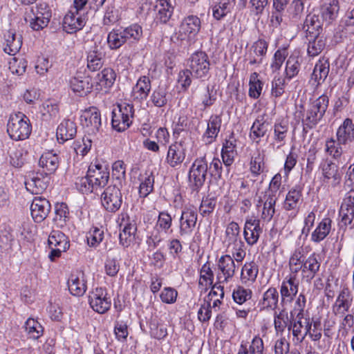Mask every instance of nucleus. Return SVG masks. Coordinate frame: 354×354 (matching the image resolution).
I'll return each mask as SVG.
<instances>
[{
  "label": "nucleus",
  "mask_w": 354,
  "mask_h": 354,
  "mask_svg": "<svg viewBox=\"0 0 354 354\" xmlns=\"http://www.w3.org/2000/svg\"><path fill=\"white\" fill-rule=\"evenodd\" d=\"M107 295L106 290L104 288L93 289L88 296V302L91 308L100 314H104L108 311L111 306V301Z\"/></svg>",
  "instance_id": "11"
},
{
  "label": "nucleus",
  "mask_w": 354,
  "mask_h": 354,
  "mask_svg": "<svg viewBox=\"0 0 354 354\" xmlns=\"http://www.w3.org/2000/svg\"><path fill=\"white\" fill-rule=\"evenodd\" d=\"M209 57L203 51L195 52L189 59V70L196 78L206 76L209 72Z\"/></svg>",
  "instance_id": "10"
},
{
  "label": "nucleus",
  "mask_w": 354,
  "mask_h": 354,
  "mask_svg": "<svg viewBox=\"0 0 354 354\" xmlns=\"http://www.w3.org/2000/svg\"><path fill=\"white\" fill-rule=\"evenodd\" d=\"M329 62L326 59H319L315 64L311 78L317 85L325 81L329 73Z\"/></svg>",
  "instance_id": "38"
},
{
  "label": "nucleus",
  "mask_w": 354,
  "mask_h": 354,
  "mask_svg": "<svg viewBox=\"0 0 354 354\" xmlns=\"http://www.w3.org/2000/svg\"><path fill=\"white\" fill-rule=\"evenodd\" d=\"M109 180V169L105 165L91 163L86 176L77 178L75 182L77 189L82 194H88L104 187Z\"/></svg>",
  "instance_id": "1"
},
{
  "label": "nucleus",
  "mask_w": 354,
  "mask_h": 354,
  "mask_svg": "<svg viewBox=\"0 0 354 354\" xmlns=\"http://www.w3.org/2000/svg\"><path fill=\"white\" fill-rule=\"evenodd\" d=\"M339 10L338 0H325L320 8L322 21L331 24L337 18Z\"/></svg>",
  "instance_id": "28"
},
{
  "label": "nucleus",
  "mask_w": 354,
  "mask_h": 354,
  "mask_svg": "<svg viewBox=\"0 0 354 354\" xmlns=\"http://www.w3.org/2000/svg\"><path fill=\"white\" fill-rule=\"evenodd\" d=\"M197 221V214L192 209L182 212L180 218L179 234L181 237L190 236L194 231Z\"/></svg>",
  "instance_id": "16"
},
{
  "label": "nucleus",
  "mask_w": 354,
  "mask_h": 354,
  "mask_svg": "<svg viewBox=\"0 0 354 354\" xmlns=\"http://www.w3.org/2000/svg\"><path fill=\"white\" fill-rule=\"evenodd\" d=\"M201 19L196 15H189L183 18L179 28L180 36L193 35L198 34L201 29Z\"/></svg>",
  "instance_id": "21"
},
{
  "label": "nucleus",
  "mask_w": 354,
  "mask_h": 354,
  "mask_svg": "<svg viewBox=\"0 0 354 354\" xmlns=\"http://www.w3.org/2000/svg\"><path fill=\"white\" fill-rule=\"evenodd\" d=\"M221 117L218 115L210 116L206 131L203 136V140L206 145L212 143L216 138L221 127Z\"/></svg>",
  "instance_id": "23"
},
{
  "label": "nucleus",
  "mask_w": 354,
  "mask_h": 354,
  "mask_svg": "<svg viewBox=\"0 0 354 354\" xmlns=\"http://www.w3.org/2000/svg\"><path fill=\"white\" fill-rule=\"evenodd\" d=\"M232 299V307L236 311L237 317H243V310L239 308L243 304V288L239 286L233 290Z\"/></svg>",
  "instance_id": "57"
},
{
  "label": "nucleus",
  "mask_w": 354,
  "mask_h": 354,
  "mask_svg": "<svg viewBox=\"0 0 354 354\" xmlns=\"http://www.w3.org/2000/svg\"><path fill=\"white\" fill-rule=\"evenodd\" d=\"M155 10L156 11L155 20L160 24L167 23L174 12L173 6L167 0H158Z\"/></svg>",
  "instance_id": "33"
},
{
  "label": "nucleus",
  "mask_w": 354,
  "mask_h": 354,
  "mask_svg": "<svg viewBox=\"0 0 354 354\" xmlns=\"http://www.w3.org/2000/svg\"><path fill=\"white\" fill-rule=\"evenodd\" d=\"M321 262L315 253L310 254L303 263L302 273L307 280L310 281L318 273Z\"/></svg>",
  "instance_id": "32"
},
{
  "label": "nucleus",
  "mask_w": 354,
  "mask_h": 354,
  "mask_svg": "<svg viewBox=\"0 0 354 354\" xmlns=\"http://www.w3.org/2000/svg\"><path fill=\"white\" fill-rule=\"evenodd\" d=\"M339 216L341 222L345 226L351 224L354 219V206L342 203L339 210Z\"/></svg>",
  "instance_id": "63"
},
{
  "label": "nucleus",
  "mask_w": 354,
  "mask_h": 354,
  "mask_svg": "<svg viewBox=\"0 0 354 354\" xmlns=\"http://www.w3.org/2000/svg\"><path fill=\"white\" fill-rule=\"evenodd\" d=\"M151 90V82L148 77L142 76L133 88V95L139 100L146 99Z\"/></svg>",
  "instance_id": "41"
},
{
  "label": "nucleus",
  "mask_w": 354,
  "mask_h": 354,
  "mask_svg": "<svg viewBox=\"0 0 354 354\" xmlns=\"http://www.w3.org/2000/svg\"><path fill=\"white\" fill-rule=\"evenodd\" d=\"M324 183H328L332 179L331 185L335 187L340 183L341 175L338 166L331 161L326 162L322 167Z\"/></svg>",
  "instance_id": "31"
},
{
  "label": "nucleus",
  "mask_w": 354,
  "mask_h": 354,
  "mask_svg": "<svg viewBox=\"0 0 354 354\" xmlns=\"http://www.w3.org/2000/svg\"><path fill=\"white\" fill-rule=\"evenodd\" d=\"M267 131V124L265 122H261L259 120H256L251 129L250 133V138L257 143L259 142V139L266 134Z\"/></svg>",
  "instance_id": "61"
},
{
  "label": "nucleus",
  "mask_w": 354,
  "mask_h": 354,
  "mask_svg": "<svg viewBox=\"0 0 354 354\" xmlns=\"http://www.w3.org/2000/svg\"><path fill=\"white\" fill-rule=\"evenodd\" d=\"M329 99L327 95H322L314 100L310 105L303 120L304 130L306 128L313 129L322 119L328 106Z\"/></svg>",
  "instance_id": "3"
},
{
  "label": "nucleus",
  "mask_w": 354,
  "mask_h": 354,
  "mask_svg": "<svg viewBox=\"0 0 354 354\" xmlns=\"http://www.w3.org/2000/svg\"><path fill=\"white\" fill-rule=\"evenodd\" d=\"M120 19V10L113 5L106 7L102 23L103 25L110 26L118 22Z\"/></svg>",
  "instance_id": "58"
},
{
  "label": "nucleus",
  "mask_w": 354,
  "mask_h": 354,
  "mask_svg": "<svg viewBox=\"0 0 354 354\" xmlns=\"http://www.w3.org/2000/svg\"><path fill=\"white\" fill-rule=\"evenodd\" d=\"M238 141L232 133L228 139H226L223 143L221 156L223 162L226 167L230 166L234 161V158L237 155L236 147Z\"/></svg>",
  "instance_id": "20"
},
{
  "label": "nucleus",
  "mask_w": 354,
  "mask_h": 354,
  "mask_svg": "<svg viewBox=\"0 0 354 354\" xmlns=\"http://www.w3.org/2000/svg\"><path fill=\"white\" fill-rule=\"evenodd\" d=\"M265 202L263 205V209L262 212V218L264 220L270 221L275 213V204L277 200V196H272L270 195L264 196Z\"/></svg>",
  "instance_id": "54"
},
{
  "label": "nucleus",
  "mask_w": 354,
  "mask_h": 354,
  "mask_svg": "<svg viewBox=\"0 0 354 354\" xmlns=\"http://www.w3.org/2000/svg\"><path fill=\"white\" fill-rule=\"evenodd\" d=\"M218 267L221 274H217V279L219 283L221 281H227L232 277L235 271V263L232 258L230 255L222 256L218 261Z\"/></svg>",
  "instance_id": "24"
},
{
  "label": "nucleus",
  "mask_w": 354,
  "mask_h": 354,
  "mask_svg": "<svg viewBox=\"0 0 354 354\" xmlns=\"http://www.w3.org/2000/svg\"><path fill=\"white\" fill-rule=\"evenodd\" d=\"M77 133V127L74 122L70 120L62 121L57 129V138L59 142H64L73 139Z\"/></svg>",
  "instance_id": "29"
},
{
  "label": "nucleus",
  "mask_w": 354,
  "mask_h": 354,
  "mask_svg": "<svg viewBox=\"0 0 354 354\" xmlns=\"http://www.w3.org/2000/svg\"><path fill=\"white\" fill-rule=\"evenodd\" d=\"M121 188V186L111 185L102 194V204L108 212H115L120 208L122 203Z\"/></svg>",
  "instance_id": "9"
},
{
  "label": "nucleus",
  "mask_w": 354,
  "mask_h": 354,
  "mask_svg": "<svg viewBox=\"0 0 354 354\" xmlns=\"http://www.w3.org/2000/svg\"><path fill=\"white\" fill-rule=\"evenodd\" d=\"M137 230L136 225L134 221L127 222L124 224V227L119 234L120 243L124 247H127L132 237H134Z\"/></svg>",
  "instance_id": "45"
},
{
  "label": "nucleus",
  "mask_w": 354,
  "mask_h": 354,
  "mask_svg": "<svg viewBox=\"0 0 354 354\" xmlns=\"http://www.w3.org/2000/svg\"><path fill=\"white\" fill-rule=\"evenodd\" d=\"M154 176L152 172L146 171L141 176V183L139 187L140 194L143 196H147L153 189Z\"/></svg>",
  "instance_id": "48"
},
{
  "label": "nucleus",
  "mask_w": 354,
  "mask_h": 354,
  "mask_svg": "<svg viewBox=\"0 0 354 354\" xmlns=\"http://www.w3.org/2000/svg\"><path fill=\"white\" fill-rule=\"evenodd\" d=\"M59 161L58 156L52 151L44 153L39 160V165L42 168L45 174H54L59 167Z\"/></svg>",
  "instance_id": "27"
},
{
  "label": "nucleus",
  "mask_w": 354,
  "mask_h": 354,
  "mask_svg": "<svg viewBox=\"0 0 354 354\" xmlns=\"http://www.w3.org/2000/svg\"><path fill=\"white\" fill-rule=\"evenodd\" d=\"M123 29L127 42H138L142 37V28L138 24H131L126 28H123Z\"/></svg>",
  "instance_id": "51"
},
{
  "label": "nucleus",
  "mask_w": 354,
  "mask_h": 354,
  "mask_svg": "<svg viewBox=\"0 0 354 354\" xmlns=\"http://www.w3.org/2000/svg\"><path fill=\"white\" fill-rule=\"evenodd\" d=\"M105 52L101 45H95L87 55V68L91 71H99L104 65Z\"/></svg>",
  "instance_id": "18"
},
{
  "label": "nucleus",
  "mask_w": 354,
  "mask_h": 354,
  "mask_svg": "<svg viewBox=\"0 0 354 354\" xmlns=\"http://www.w3.org/2000/svg\"><path fill=\"white\" fill-rule=\"evenodd\" d=\"M116 75L111 68H104L98 75L99 84L104 88H110L115 80Z\"/></svg>",
  "instance_id": "60"
},
{
  "label": "nucleus",
  "mask_w": 354,
  "mask_h": 354,
  "mask_svg": "<svg viewBox=\"0 0 354 354\" xmlns=\"http://www.w3.org/2000/svg\"><path fill=\"white\" fill-rule=\"evenodd\" d=\"M304 255L301 250L296 249L291 254L289 259V267L292 273L297 274L300 270L302 271Z\"/></svg>",
  "instance_id": "56"
},
{
  "label": "nucleus",
  "mask_w": 354,
  "mask_h": 354,
  "mask_svg": "<svg viewBox=\"0 0 354 354\" xmlns=\"http://www.w3.org/2000/svg\"><path fill=\"white\" fill-rule=\"evenodd\" d=\"M50 209V203L46 198L35 197L30 205V213L35 222H42L48 216Z\"/></svg>",
  "instance_id": "12"
},
{
  "label": "nucleus",
  "mask_w": 354,
  "mask_h": 354,
  "mask_svg": "<svg viewBox=\"0 0 354 354\" xmlns=\"http://www.w3.org/2000/svg\"><path fill=\"white\" fill-rule=\"evenodd\" d=\"M28 62L24 58L14 57L9 62V69L13 74L22 75L26 69Z\"/></svg>",
  "instance_id": "64"
},
{
  "label": "nucleus",
  "mask_w": 354,
  "mask_h": 354,
  "mask_svg": "<svg viewBox=\"0 0 354 354\" xmlns=\"http://www.w3.org/2000/svg\"><path fill=\"white\" fill-rule=\"evenodd\" d=\"M6 46L3 50L9 55H15L22 45V36L17 34L15 30H9L5 35Z\"/></svg>",
  "instance_id": "30"
},
{
  "label": "nucleus",
  "mask_w": 354,
  "mask_h": 354,
  "mask_svg": "<svg viewBox=\"0 0 354 354\" xmlns=\"http://www.w3.org/2000/svg\"><path fill=\"white\" fill-rule=\"evenodd\" d=\"M234 1L232 0H221L218 4L212 8L213 17L217 20L223 18L230 12Z\"/></svg>",
  "instance_id": "49"
},
{
  "label": "nucleus",
  "mask_w": 354,
  "mask_h": 354,
  "mask_svg": "<svg viewBox=\"0 0 354 354\" xmlns=\"http://www.w3.org/2000/svg\"><path fill=\"white\" fill-rule=\"evenodd\" d=\"M50 248L69 246L66 236L59 231H53L48 239Z\"/></svg>",
  "instance_id": "62"
},
{
  "label": "nucleus",
  "mask_w": 354,
  "mask_h": 354,
  "mask_svg": "<svg viewBox=\"0 0 354 354\" xmlns=\"http://www.w3.org/2000/svg\"><path fill=\"white\" fill-rule=\"evenodd\" d=\"M298 288L299 281L297 279L296 275H290L289 277L285 278L280 288L282 306H284L287 302H291L293 300V297L298 292Z\"/></svg>",
  "instance_id": "14"
},
{
  "label": "nucleus",
  "mask_w": 354,
  "mask_h": 354,
  "mask_svg": "<svg viewBox=\"0 0 354 354\" xmlns=\"http://www.w3.org/2000/svg\"><path fill=\"white\" fill-rule=\"evenodd\" d=\"M332 221L330 218H323L311 234V241L314 243H320L330 233Z\"/></svg>",
  "instance_id": "35"
},
{
  "label": "nucleus",
  "mask_w": 354,
  "mask_h": 354,
  "mask_svg": "<svg viewBox=\"0 0 354 354\" xmlns=\"http://www.w3.org/2000/svg\"><path fill=\"white\" fill-rule=\"evenodd\" d=\"M67 284L70 292L77 297L82 296L87 289L84 274L82 272L71 274Z\"/></svg>",
  "instance_id": "19"
},
{
  "label": "nucleus",
  "mask_w": 354,
  "mask_h": 354,
  "mask_svg": "<svg viewBox=\"0 0 354 354\" xmlns=\"http://www.w3.org/2000/svg\"><path fill=\"white\" fill-rule=\"evenodd\" d=\"M259 221L257 219L248 220L245 223V240L250 245H253L259 237Z\"/></svg>",
  "instance_id": "37"
},
{
  "label": "nucleus",
  "mask_w": 354,
  "mask_h": 354,
  "mask_svg": "<svg viewBox=\"0 0 354 354\" xmlns=\"http://www.w3.org/2000/svg\"><path fill=\"white\" fill-rule=\"evenodd\" d=\"M80 123L85 132L90 135H95L102 126L101 114L95 106H91L82 111L80 115Z\"/></svg>",
  "instance_id": "8"
},
{
  "label": "nucleus",
  "mask_w": 354,
  "mask_h": 354,
  "mask_svg": "<svg viewBox=\"0 0 354 354\" xmlns=\"http://www.w3.org/2000/svg\"><path fill=\"white\" fill-rule=\"evenodd\" d=\"M25 329L30 338L37 339L44 332L42 326L35 319L28 318L25 323Z\"/></svg>",
  "instance_id": "53"
},
{
  "label": "nucleus",
  "mask_w": 354,
  "mask_h": 354,
  "mask_svg": "<svg viewBox=\"0 0 354 354\" xmlns=\"http://www.w3.org/2000/svg\"><path fill=\"white\" fill-rule=\"evenodd\" d=\"M313 322L309 317L299 313H290L288 330L292 331V336L301 342L310 333Z\"/></svg>",
  "instance_id": "5"
},
{
  "label": "nucleus",
  "mask_w": 354,
  "mask_h": 354,
  "mask_svg": "<svg viewBox=\"0 0 354 354\" xmlns=\"http://www.w3.org/2000/svg\"><path fill=\"white\" fill-rule=\"evenodd\" d=\"M86 19V17L69 10L63 20V30L69 34L75 33L82 29Z\"/></svg>",
  "instance_id": "17"
},
{
  "label": "nucleus",
  "mask_w": 354,
  "mask_h": 354,
  "mask_svg": "<svg viewBox=\"0 0 354 354\" xmlns=\"http://www.w3.org/2000/svg\"><path fill=\"white\" fill-rule=\"evenodd\" d=\"M263 88V82L259 75L254 72L250 75L249 80L248 95L250 97L257 99L260 97Z\"/></svg>",
  "instance_id": "47"
},
{
  "label": "nucleus",
  "mask_w": 354,
  "mask_h": 354,
  "mask_svg": "<svg viewBox=\"0 0 354 354\" xmlns=\"http://www.w3.org/2000/svg\"><path fill=\"white\" fill-rule=\"evenodd\" d=\"M127 42L123 28L113 29L108 34L107 43L111 49H118Z\"/></svg>",
  "instance_id": "42"
},
{
  "label": "nucleus",
  "mask_w": 354,
  "mask_h": 354,
  "mask_svg": "<svg viewBox=\"0 0 354 354\" xmlns=\"http://www.w3.org/2000/svg\"><path fill=\"white\" fill-rule=\"evenodd\" d=\"M41 176L38 173L30 172L26 179V188L32 194H39L47 188V181Z\"/></svg>",
  "instance_id": "22"
},
{
  "label": "nucleus",
  "mask_w": 354,
  "mask_h": 354,
  "mask_svg": "<svg viewBox=\"0 0 354 354\" xmlns=\"http://www.w3.org/2000/svg\"><path fill=\"white\" fill-rule=\"evenodd\" d=\"M337 140L339 144L347 145L354 140V123L350 118H346L337 131Z\"/></svg>",
  "instance_id": "26"
},
{
  "label": "nucleus",
  "mask_w": 354,
  "mask_h": 354,
  "mask_svg": "<svg viewBox=\"0 0 354 354\" xmlns=\"http://www.w3.org/2000/svg\"><path fill=\"white\" fill-rule=\"evenodd\" d=\"M300 68V62L299 58L297 56L290 55L286 65V77L288 80L292 79L295 76H296Z\"/></svg>",
  "instance_id": "59"
},
{
  "label": "nucleus",
  "mask_w": 354,
  "mask_h": 354,
  "mask_svg": "<svg viewBox=\"0 0 354 354\" xmlns=\"http://www.w3.org/2000/svg\"><path fill=\"white\" fill-rule=\"evenodd\" d=\"M268 49V43L263 39L255 41L250 49V64L260 63Z\"/></svg>",
  "instance_id": "36"
},
{
  "label": "nucleus",
  "mask_w": 354,
  "mask_h": 354,
  "mask_svg": "<svg viewBox=\"0 0 354 354\" xmlns=\"http://www.w3.org/2000/svg\"><path fill=\"white\" fill-rule=\"evenodd\" d=\"M301 190L299 188H292L287 194L283 207L286 210H297L301 201Z\"/></svg>",
  "instance_id": "44"
},
{
  "label": "nucleus",
  "mask_w": 354,
  "mask_h": 354,
  "mask_svg": "<svg viewBox=\"0 0 354 354\" xmlns=\"http://www.w3.org/2000/svg\"><path fill=\"white\" fill-rule=\"evenodd\" d=\"M126 167L122 160L115 161L112 166V177L114 185L122 187L125 182Z\"/></svg>",
  "instance_id": "46"
},
{
  "label": "nucleus",
  "mask_w": 354,
  "mask_h": 354,
  "mask_svg": "<svg viewBox=\"0 0 354 354\" xmlns=\"http://www.w3.org/2000/svg\"><path fill=\"white\" fill-rule=\"evenodd\" d=\"M307 39L308 40L307 53L310 57L317 56L326 47V39L321 34L318 36H309Z\"/></svg>",
  "instance_id": "40"
},
{
  "label": "nucleus",
  "mask_w": 354,
  "mask_h": 354,
  "mask_svg": "<svg viewBox=\"0 0 354 354\" xmlns=\"http://www.w3.org/2000/svg\"><path fill=\"white\" fill-rule=\"evenodd\" d=\"M217 98V91L214 85H207L201 89L199 93V99L203 106V109L212 106Z\"/></svg>",
  "instance_id": "43"
},
{
  "label": "nucleus",
  "mask_w": 354,
  "mask_h": 354,
  "mask_svg": "<svg viewBox=\"0 0 354 354\" xmlns=\"http://www.w3.org/2000/svg\"><path fill=\"white\" fill-rule=\"evenodd\" d=\"M32 127L29 118L23 113L11 114L8 124L7 132L13 140H24L29 138Z\"/></svg>",
  "instance_id": "2"
},
{
  "label": "nucleus",
  "mask_w": 354,
  "mask_h": 354,
  "mask_svg": "<svg viewBox=\"0 0 354 354\" xmlns=\"http://www.w3.org/2000/svg\"><path fill=\"white\" fill-rule=\"evenodd\" d=\"M279 293L275 288H270L263 294V306L265 308L274 310L278 306Z\"/></svg>",
  "instance_id": "52"
},
{
  "label": "nucleus",
  "mask_w": 354,
  "mask_h": 354,
  "mask_svg": "<svg viewBox=\"0 0 354 354\" xmlns=\"http://www.w3.org/2000/svg\"><path fill=\"white\" fill-rule=\"evenodd\" d=\"M353 301L351 291L348 288H344L339 293L332 310L335 316L342 318L349 310Z\"/></svg>",
  "instance_id": "13"
},
{
  "label": "nucleus",
  "mask_w": 354,
  "mask_h": 354,
  "mask_svg": "<svg viewBox=\"0 0 354 354\" xmlns=\"http://www.w3.org/2000/svg\"><path fill=\"white\" fill-rule=\"evenodd\" d=\"M214 272L210 266V263L207 261L203 265L200 270V279L198 287L201 291H207L213 283Z\"/></svg>",
  "instance_id": "39"
},
{
  "label": "nucleus",
  "mask_w": 354,
  "mask_h": 354,
  "mask_svg": "<svg viewBox=\"0 0 354 354\" xmlns=\"http://www.w3.org/2000/svg\"><path fill=\"white\" fill-rule=\"evenodd\" d=\"M187 148L183 142H176L169 147L166 161L171 167L180 166L186 156Z\"/></svg>",
  "instance_id": "15"
},
{
  "label": "nucleus",
  "mask_w": 354,
  "mask_h": 354,
  "mask_svg": "<svg viewBox=\"0 0 354 354\" xmlns=\"http://www.w3.org/2000/svg\"><path fill=\"white\" fill-rule=\"evenodd\" d=\"M51 17V10L46 3H39L32 7L27 13L26 21L34 30H40L46 27Z\"/></svg>",
  "instance_id": "4"
},
{
  "label": "nucleus",
  "mask_w": 354,
  "mask_h": 354,
  "mask_svg": "<svg viewBox=\"0 0 354 354\" xmlns=\"http://www.w3.org/2000/svg\"><path fill=\"white\" fill-rule=\"evenodd\" d=\"M208 165L204 158L195 160L189 171V181L192 189L198 191L204 185Z\"/></svg>",
  "instance_id": "7"
},
{
  "label": "nucleus",
  "mask_w": 354,
  "mask_h": 354,
  "mask_svg": "<svg viewBox=\"0 0 354 354\" xmlns=\"http://www.w3.org/2000/svg\"><path fill=\"white\" fill-rule=\"evenodd\" d=\"M151 101L156 107L160 108L165 106L168 102L167 89L164 86H158L153 91Z\"/></svg>",
  "instance_id": "55"
},
{
  "label": "nucleus",
  "mask_w": 354,
  "mask_h": 354,
  "mask_svg": "<svg viewBox=\"0 0 354 354\" xmlns=\"http://www.w3.org/2000/svg\"><path fill=\"white\" fill-rule=\"evenodd\" d=\"M118 109L112 111V127L118 131H123L131 124L133 116V106L123 103L118 106Z\"/></svg>",
  "instance_id": "6"
},
{
  "label": "nucleus",
  "mask_w": 354,
  "mask_h": 354,
  "mask_svg": "<svg viewBox=\"0 0 354 354\" xmlns=\"http://www.w3.org/2000/svg\"><path fill=\"white\" fill-rule=\"evenodd\" d=\"M323 22L321 21L319 15L310 12L307 15L303 29L306 32V38L309 36H318L322 31Z\"/></svg>",
  "instance_id": "25"
},
{
  "label": "nucleus",
  "mask_w": 354,
  "mask_h": 354,
  "mask_svg": "<svg viewBox=\"0 0 354 354\" xmlns=\"http://www.w3.org/2000/svg\"><path fill=\"white\" fill-rule=\"evenodd\" d=\"M70 87L77 95L84 96L91 91L93 85L88 77H73L70 80Z\"/></svg>",
  "instance_id": "34"
},
{
  "label": "nucleus",
  "mask_w": 354,
  "mask_h": 354,
  "mask_svg": "<svg viewBox=\"0 0 354 354\" xmlns=\"http://www.w3.org/2000/svg\"><path fill=\"white\" fill-rule=\"evenodd\" d=\"M289 322L290 318L285 308L280 310L279 313H274V325L277 333H283L286 328H288Z\"/></svg>",
  "instance_id": "50"
}]
</instances>
